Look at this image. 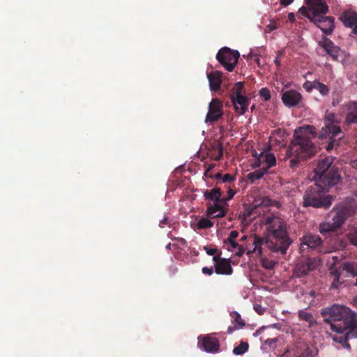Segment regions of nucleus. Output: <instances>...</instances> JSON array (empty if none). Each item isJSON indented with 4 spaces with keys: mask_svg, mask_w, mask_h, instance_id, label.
<instances>
[{
    "mask_svg": "<svg viewBox=\"0 0 357 357\" xmlns=\"http://www.w3.org/2000/svg\"><path fill=\"white\" fill-rule=\"evenodd\" d=\"M264 223L266 227V236L261 238L255 236L252 240V250H248L247 255H251L257 252L259 255L262 253V245H265L271 251L281 256H284L292 243L288 231L287 222L278 215H267L264 218Z\"/></svg>",
    "mask_w": 357,
    "mask_h": 357,
    "instance_id": "1",
    "label": "nucleus"
},
{
    "mask_svg": "<svg viewBox=\"0 0 357 357\" xmlns=\"http://www.w3.org/2000/svg\"><path fill=\"white\" fill-rule=\"evenodd\" d=\"M316 137V128L313 126H304L295 130L286 153L288 157L292 158L289 160L291 169L298 168L301 160L311 158L316 154L317 149L312 142V139Z\"/></svg>",
    "mask_w": 357,
    "mask_h": 357,
    "instance_id": "2",
    "label": "nucleus"
},
{
    "mask_svg": "<svg viewBox=\"0 0 357 357\" xmlns=\"http://www.w3.org/2000/svg\"><path fill=\"white\" fill-rule=\"evenodd\" d=\"M356 202L354 199L349 202H344L334 206L325 217L324 220L319 224V231L326 235L335 232L340 229L347 220L356 211Z\"/></svg>",
    "mask_w": 357,
    "mask_h": 357,
    "instance_id": "3",
    "label": "nucleus"
},
{
    "mask_svg": "<svg viewBox=\"0 0 357 357\" xmlns=\"http://www.w3.org/2000/svg\"><path fill=\"white\" fill-rule=\"evenodd\" d=\"M333 156H325L319 160L314 169V180L328 190L330 187L337 185L341 180L339 167L334 164Z\"/></svg>",
    "mask_w": 357,
    "mask_h": 357,
    "instance_id": "4",
    "label": "nucleus"
},
{
    "mask_svg": "<svg viewBox=\"0 0 357 357\" xmlns=\"http://www.w3.org/2000/svg\"><path fill=\"white\" fill-rule=\"evenodd\" d=\"M324 123V126L318 137L321 140L328 139L325 149L327 151L331 152L335 146H340V141L344 137V133L340 126V120L333 112H326Z\"/></svg>",
    "mask_w": 357,
    "mask_h": 357,
    "instance_id": "5",
    "label": "nucleus"
},
{
    "mask_svg": "<svg viewBox=\"0 0 357 357\" xmlns=\"http://www.w3.org/2000/svg\"><path fill=\"white\" fill-rule=\"evenodd\" d=\"M328 190L316 181L307 188L303 196L302 206L304 208L328 209L333 204V197L328 195Z\"/></svg>",
    "mask_w": 357,
    "mask_h": 357,
    "instance_id": "6",
    "label": "nucleus"
},
{
    "mask_svg": "<svg viewBox=\"0 0 357 357\" xmlns=\"http://www.w3.org/2000/svg\"><path fill=\"white\" fill-rule=\"evenodd\" d=\"M331 274L333 276L331 288L337 289L339 285L343 284V278L351 277L355 278L351 282L357 286V263L341 261L337 256H333L328 260Z\"/></svg>",
    "mask_w": 357,
    "mask_h": 357,
    "instance_id": "7",
    "label": "nucleus"
},
{
    "mask_svg": "<svg viewBox=\"0 0 357 357\" xmlns=\"http://www.w3.org/2000/svg\"><path fill=\"white\" fill-rule=\"evenodd\" d=\"M230 99L235 111L238 114H245L250 100L245 96L244 82H238L234 84L231 91Z\"/></svg>",
    "mask_w": 357,
    "mask_h": 357,
    "instance_id": "8",
    "label": "nucleus"
},
{
    "mask_svg": "<svg viewBox=\"0 0 357 357\" xmlns=\"http://www.w3.org/2000/svg\"><path fill=\"white\" fill-rule=\"evenodd\" d=\"M240 54L237 50L229 47L221 48L216 54L219 63L229 72H232L238 63Z\"/></svg>",
    "mask_w": 357,
    "mask_h": 357,
    "instance_id": "9",
    "label": "nucleus"
},
{
    "mask_svg": "<svg viewBox=\"0 0 357 357\" xmlns=\"http://www.w3.org/2000/svg\"><path fill=\"white\" fill-rule=\"evenodd\" d=\"M307 6H302L298 13L308 18L310 15L326 14L328 12V6L325 0H305Z\"/></svg>",
    "mask_w": 357,
    "mask_h": 357,
    "instance_id": "10",
    "label": "nucleus"
},
{
    "mask_svg": "<svg viewBox=\"0 0 357 357\" xmlns=\"http://www.w3.org/2000/svg\"><path fill=\"white\" fill-rule=\"evenodd\" d=\"M223 114L222 102L218 98H213L208 104V110L205 118V122L213 124L220 119Z\"/></svg>",
    "mask_w": 357,
    "mask_h": 357,
    "instance_id": "11",
    "label": "nucleus"
},
{
    "mask_svg": "<svg viewBox=\"0 0 357 357\" xmlns=\"http://www.w3.org/2000/svg\"><path fill=\"white\" fill-rule=\"evenodd\" d=\"M325 14H319L317 15L308 16V19L310 22H313L317 25V27L326 35H331L334 29V20L333 17H326Z\"/></svg>",
    "mask_w": 357,
    "mask_h": 357,
    "instance_id": "12",
    "label": "nucleus"
},
{
    "mask_svg": "<svg viewBox=\"0 0 357 357\" xmlns=\"http://www.w3.org/2000/svg\"><path fill=\"white\" fill-rule=\"evenodd\" d=\"M323 240L319 235L307 234L304 235L301 238L300 250L302 252L305 251V250H311L320 252Z\"/></svg>",
    "mask_w": 357,
    "mask_h": 357,
    "instance_id": "13",
    "label": "nucleus"
},
{
    "mask_svg": "<svg viewBox=\"0 0 357 357\" xmlns=\"http://www.w3.org/2000/svg\"><path fill=\"white\" fill-rule=\"evenodd\" d=\"M318 266V261L315 258H307L296 264L294 269V275L301 278L307 275L310 271L314 270Z\"/></svg>",
    "mask_w": 357,
    "mask_h": 357,
    "instance_id": "14",
    "label": "nucleus"
},
{
    "mask_svg": "<svg viewBox=\"0 0 357 357\" xmlns=\"http://www.w3.org/2000/svg\"><path fill=\"white\" fill-rule=\"evenodd\" d=\"M281 99L283 104L289 108L302 106L303 96L297 91L288 90L283 92Z\"/></svg>",
    "mask_w": 357,
    "mask_h": 357,
    "instance_id": "15",
    "label": "nucleus"
},
{
    "mask_svg": "<svg viewBox=\"0 0 357 357\" xmlns=\"http://www.w3.org/2000/svg\"><path fill=\"white\" fill-rule=\"evenodd\" d=\"M199 347L208 353H217L220 349L219 340L213 335L199 337Z\"/></svg>",
    "mask_w": 357,
    "mask_h": 357,
    "instance_id": "16",
    "label": "nucleus"
},
{
    "mask_svg": "<svg viewBox=\"0 0 357 357\" xmlns=\"http://www.w3.org/2000/svg\"><path fill=\"white\" fill-rule=\"evenodd\" d=\"M327 52L328 54L335 61H341L343 59V52L334 43L328 38H325L322 42L319 43Z\"/></svg>",
    "mask_w": 357,
    "mask_h": 357,
    "instance_id": "17",
    "label": "nucleus"
},
{
    "mask_svg": "<svg viewBox=\"0 0 357 357\" xmlns=\"http://www.w3.org/2000/svg\"><path fill=\"white\" fill-rule=\"evenodd\" d=\"M213 260L215 262V271L219 275H230L232 273V268L229 259L221 258L220 254L213 256Z\"/></svg>",
    "mask_w": 357,
    "mask_h": 357,
    "instance_id": "18",
    "label": "nucleus"
},
{
    "mask_svg": "<svg viewBox=\"0 0 357 357\" xmlns=\"http://www.w3.org/2000/svg\"><path fill=\"white\" fill-rule=\"evenodd\" d=\"M336 334H330L329 336L332 340L337 343L342 344V347L347 349H350V345L348 344L347 340L349 338H357V333L353 331L351 328H348L345 332H335Z\"/></svg>",
    "mask_w": 357,
    "mask_h": 357,
    "instance_id": "19",
    "label": "nucleus"
},
{
    "mask_svg": "<svg viewBox=\"0 0 357 357\" xmlns=\"http://www.w3.org/2000/svg\"><path fill=\"white\" fill-rule=\"evenodd\" d=\"M340 19L345 26L352 28V33L357 35V13L356 12L344 11Z\"/></svg>",
    "mask_w": 357,
    "mask_h": 357,
    "instance_id": "20",
    "label": "nucleus"
},
{
    "mask_svg": "<svg viewBox=\"0 0 357 357\" xmlns=\"http://www.w3.org/2000/svg\"><path fill=\"white\" fill-rule=\"evenodd\" d=\"M261 212L262 211L259 209L258 206H256V202L254 200L249 206L246 207L243 214L240 215V216L242 217V221L248 224L259 216Z\"/></svg>",
    "mask_w": 357,
    "mask_h": 357,
    "instance_id": "21",
    "label": "nucleus"
},
{
    "mask_svg": "<svg viewBox=\"0 0 357 357\" xmlns=\"http://www.w3.org/2000/svg\"><path fill=\"white\" fill-rule=\"evenodd\" d=\"M298 298L308 307L317 304L316 300L321 298V294L318 291H301Z\"/></svg>",
    "mask_w": 357,
    "mask_h": 357,
    "instance_id": "22",
    "label": "nucleus"
},
{
    "mask_svg": "<svg viewBox=\"0 0 357 357\" xmlns=\"http://www.w3.org/2000/svg\"><path fill=\"white\" fill-rule=\"evenodd\" d=\"M211 204H207L206 215L212 218H222L225 215L226 211L221 205L222 202H213Z\"/></svg>",
    "mask_w": 357,
    "mask_h": 357,
    "instance_id": "23",
    "label": "nucleus"
},
{
    "mask_svg": "<svg viewBox=\"0 0 357 357\" xmlns=\"http://www.w3.org/2000/svg\"><path fill=\"white\" fill-rule=\"evenodd\" d=\"M210 89L213 91H217L220 89L222 82V73L218 70L212 71L207 75Z\"/></svg>",
    "mask_w": 357,
    "mask_h": 357,
    "instance_id": "24",
    "label": "nucleus"
},
{
    "mask_svg": "<svg viewBox=\"0 0 357 357\" xmlns=\"http://www.w3.org/2000/svg\"><path fill=\"white\" fill-rule=\"evenodd\" d=\"M222 192L219 188H214L210 190H206L204 192V197L205 200L212 202H225V198H221Z\"/></svg>",
    "mask_w": 357,
    "mask_h": 357,
    "instance_id": "25",
    "label": "nucleus"
},
{
    "mask_svg": "<svg viewBox=\"0 0 357 357\" xmlns=\"http://www.w3.org/2000/svg\"><path fill=\"white\" fill-rule=\"evenodd\" d=\"M348 113L346 121L349 123H357V102H350L347 105Z\"/></svg>",
    "mask_w": 357,
    "mask_h": 357,
    "instance_id": "26",
    "label": "nucleus"
},
{
    "mask_svg": "<svg viewBox=\"0 0 357 357\" xmlns=\"http://www.w3.org/2000/svg\"><path fill=\"white\" fill-rule=\"evenodd\" d=\"M255 201L256 206H258L260 210H261L262 207H269L272 206H275L279 208L280 205L278 202L272 200L268 197L255 198Z\"/></svg>",
    "mask_w": 357,
    "mask_h": 357,
    "instance_id": "27",
    "label": "nucleus"
},
{
    "mask_svg": "<svg viewBox=\"0 0 357 357\" xmlns=\"http://www.w3.org/2000/svg\"><path fill=\"white\" fill-rule=\"evenodd\" d=\"M261 160L263 163L262 168L265 169L266 172L271 167L276 165L275 157L274 154L271 153H266L264 156H261Z\"/></svg>",
    "mask_w": 357,
    "mask_h": 357,
    "instance_id": "28",
    "label": "nucleus"
},
{
    "mask_svg": "<svg viewBox=\"0 0 357 357\" xmlns=\"http://www.w3.org/2000/svg\"><path fill=\"white\" fill-rule=\"evenodd\" d=\"M230 316L234 319V321L235 322V326L234 328H232L231 327H229L227 329L228 333H231L234 329H239L243 328L245 326V321L241 318V314L237 312L236 311H233L230 313Z\"/></svg>",
    "mask_w": 357,
    "mask_h": 357,
    "instance_id": "29",
    "label": "nucleus"
},
{
    "mask_svg": "<svg viewBox=\"0 0 357 357\" xmlns=\"http://www.w3.org/2000/svg\"><path fill=\"white\" fill-rule=\"evenodd\" d=\"M227 244L228 245L227 250L234 252L236 256L241 257L244 254L245 249L236 241L227 242Z\"/></svg>",
    "mask_w": 357,
    "mask_h": 357,
    "instance_id": "30",
    "label": "nucleus"
},
{
    "mask_svg": "<svg viewBox=\"0 0 357 357\" xmlns=\"http://www.w3.org/2000/svg\"><path fill=\"white\" fill-rule=\"evenodd\" d=\"M265 169H263L262 167L257 169L252 172L249 173L247 175L248 179L250 181V183H253L256 181L259 180L263 177V176L266 174Z\"/></svg>",
    "mask_w": 357,
    "mask_h": 357,
    "instance_id": "31",
    "label": "nucleus"
},
{
    "mask_svg": "<svg viewBox=\"0 0 357 357\" xmlns=\"http://www.w3.org/2000/svg\"><path fill=\"white\" fill-rule=\"evenodd\" d=\"M298 317L301 320L307 322L310 326H312L315 323L312 313L308 312L305 310H300L298 312Z\"/></svg>",
    "mask_w": 357,
    "mask_h": 357,
    "instance_id": "32",
    "label": "nucleus"
},
{
    "mask_svg": "<svg viewBox=\"0 0 357 357\" xmlns=\"http://www.w3.org/2000/svg\"><path fill=\"white\" fill-rule=\"evenodd\" d=\"M249 344L248 342L241 341L238 346L235 347L232 351L233 354L236 356H240L248 351Z\"/></svg>",
    "mask_w": 357,
    "mask_h": 357,
    "instance_id": "33",
    "label": "nucleus"
},
{
    "mask_svg": "<svg viewBox=\"0 0 357 357\" xmlns=\"http://www.w3.org/2000/svg\"><path fill=\"white\" fill-rule=\"evenodd\" d=\"M213 226V222L207 218H202L197 223L199 229H208Z\"/></svg>",
    "mask_w": 357,
    "mask_h": 357,
    "instance_id": "34",
    "label": "nucleus"
},
{
    "mask_svg": "<svg viewBox=\"0 0 357 357\" xmlns=\"http://www.w3.org/2000/svg\"><path fill=\"white\" fill-rule=\"evenodd\" d=\"M278 261L275 259H271L268 258H263L261 259V265L262 266L268 270H272L274 268L275 265L278 264Z\"/></svg>",
    "mask_w": 357,
    "mask_h": 357,
    "instance_id": "35",
    "label": "nucleus"
},
{
    "mask_svg": "<svg viewBox=\"0 0 357 357\" xmlns=\"http://www.w3.org/2000/svg\"><path fill=\"white\" fill-rule=\"evenodd\" d=\"M314 89H317L323 96H326L329 93V88L324 84L315 80Z\"/></svg>",
    "mask_w": 357,
    "mask_h": 357,
    "instance_id": "36",
    "label": "nucleus"
},
{
    "mask_svg": "<svg viewBox=\"0 0 357 357\" xmlns=\"http://www.w3.org/2000/svg\"><path fill=\"white\" fill-rule=\"evenodd\" d=\"M348 238L352 245L357 246V225L354 226L353 229L348 234Z\"/></svg>",
    "mask_w": 357,
    "mask_h": 357,
    "instance_id": "37",
    "label": "nucleus"
},
{
    "mask_svg": "<svg viewBox=\"0 0 357 357\" xmlns=\"http://www.w3.org/2000/svg\"><path fill=\"white\" fill-rule=\"evenodd\" d=\"M297 357H314L313 351L307 346L305 345L302 352Z\"/></svg>",
    "mask_w": 357,
    "mask_h": 357,
    "instance_id": "38",
    "label": "nucleus"
},
{
    "mask_svg": "<svg viewBox=\"0 0 357 357\" xmlns=\"http://www.w3.org/2000/svg\"><path fill=\"white\" fill-rule=\"evenodd\" d=\"M259 96L264 98L265 101H268L271 99V91L268 88H262L259 91Z\"/></svg>",
    "mask_w": 357,
    "mask_h": 357,
    "instance_id": "39",
    "label": "nucleus"
},
{
    "mask_svg": "<svg viewBox=\"0 0 357 357\" xmlns=\"http://www.w3.org/2000/svg\"><path fill=\"white\" fill-rule=\"evenodd\" d=\"M238 236V231L236 230H232L227 239L225 240V243H227V242L236 241V238Z\"/></svg>",
    "mask_w": 357,
    "mask_h": 357,
    "instance_id": "40",
    "label": "nucleus"
},
{
    "mask_svg": "<svg viewBox=\"0 0 357 357\" xmlns=\"http://www.w3.org/2000/svg\"><path fill=\"white\" fill-rule=\"evenodd\" d=\"M315 85V80L313 82L306 81L303 84V88L306 90L307 92H310L313 89H314V86Z\"/></svg>",
    "mask_w": 357,
    "mask_h": 357,
    "instance_id": "41",
    "label": "nucleus"
},
{
    "mask_svg": "<svg viewBox=\"0 0 357 357\" xmlns=\"http://www.w3.org/2000/svg\"><path fill=\"white\" fill-rule=\"evenodd\" d=\"M235 181V178L229 174H225L222 176L221 183H231Z\"/></svg>",
    "mask_w": 357,
    "mask_h": 357,
    "instance_id": "42",
    "label": "nucleus"
},
{
    "mask_svg": "<svg viewBox=\"0 0 357 357\" xmlns=\"http://www.w3.org/2000/svg\"><path fill=\"white\" fill-rule=\"evenodd\" d=\"M284 54V50H278L277 52V55H276V58L274 60V63L276 65V66L279 68L280 66H281V63H280V56Z\"/></svg>",
    "mask_w": 357,
    "mask_h": 357,
    "instance_id": "43",
    "label": "nucleus"
},
{
    "mask_svg": "<svg viewBox=\"0 0 357 357\" xmlns=\"http://www.w3.org/2000/svg\"><path fill=\"white\" fill-rule=\"evenodd\" d=\"M278 28V26L275 22H271L268 25L266 26L265 31L266 33H271L273 30H275Z\"/></svg>",
    "mask_w": 357,
    "mask_h": 357,
    "instance_id": "44",
    "label": "nucleus"
},
{
    "mask_svg": "<svg viewBox=\"0 0 357 357\" xmlns=\"http://www.w3.org/2000/svg\"><path fill=\"white\" fill-rule=\"evenodd\" d=\"M204 250L206 251L207 255L214 256H215V253L218 251L217 248H211L207 246H204Z\"/></svg>",
    "mask_w": 357,
    "mask_h": 357,
    "instance_id": "45",
    "label": "nucleus"
},
{
    "mask_svg": "<svg viewBox=\"0 0 357 357\" xmlns=\"http://www.w3.org/2000/svg\"><path fill=\"white\" fill-rule=\"evenodd\" d=\"M278 341L277 338H268L264 342V345H268V347H272L274 344H275Z\"/></svg>",
    "mask_w": 357,
    "mask_h": 357,
    "instance_id": "46",
    "label": "nucleus"
},
{
    "mask_svg": "<svg viewBox=\"0 0 357 357\" xmlns=\"http://www.w3.org/2000/svg\"><path fill=\"white\" fill-rule=\"evenodd\" d=\"M202 271L204 274L208 275H211L214 272L213 267L208 268L206 266L203 267L202 269Z\"/></svg>",
    "mask_w": 357,
    "mask_h": 357,
    "instance_id": "47",
    "label": "nucleus"
},
{
    "mask_svg": "<svg viewBox=\"0 0 357 357\" xmlns=\"http://www.w3.org/2000/svg\"><path fill=\"white\" fill-rule=\"evenodd\" d=\"M254 309L260 315L263 314L265 310V308L262 307L261 305L259 304H255Z\"/></svg>",
    "mask_w": 357,
    "mask_h": 357,
    "instance_id": "48",
    "label": "nucleus"
},
{
    "mask_svg": "<svg viewBox=\"0 0 357 357\" xmlns=\"http://www.w3.org/2000/svg\"><path fill=\"white\" fill-rule=\"evenodd\" d=\"M218 155L215 157V160H220L223 156V148L221 144H218Z\"/></svg>",
    "mask_w": 357,
    "mask_h": 357,
    "instance_id": "49",
    "label": "nucleus"
},
{
    "mask_svg": "<svg viewBox=\"0 0 357 357\" xmlns=\"http://www.w3.org/2000/svg\"><path fill=\"white\" fill-rule=\"evenodd\" d=\"M228 197L227 199L229 200L233 198L234 195L236 194V191L233 189L229 188L227 191Z\"/></svg>",
    "mask_w": 357,
    "mask_h": 357,
    "instance_id": "50",
    "label": "nucleus"
},
{
    "mask_svg": "<svg viewBox=\"0 0 357 357\" xmlns=\"http://www.w3.org/2000/svg\"><path fill=\"white\" fill-rule=\"evenodd\" d=\"M294 0H280V3L283 6H287L293 3Z\"/></svg>",
    "mask_w": 357,
    "mask_h": 357,
    "instance_id": "51",
    "label": "nucleus"
},
{
    "mask_svg": "<svg viewBox=\"0 0 357 357\" xmlns=\"http://www.w3.org/2000/svg\"><path fill=\"white\" fill-rule=\"evenodd\" d=\"M167 224V218L165 217L162 220H160L159 226L161 228L165 227V226Z\"/></svg>",
    "mask_w": 357,
    "mask_h": 357,
    "instance_id": "52",
    "label": "nucleus"
},
{
    "mask_svg": "<svg viewBox=\"0 0 357 357\" xmlns=\"http://www.w3.org/2000/svg\"><path fill=\"white\" fill-rule=\"evenodd\" d=\"M288 20L291 22H295V15L293 13H289L288 14Z\"/></svg>",
    "mask_w": 357,
    "mask_h": 357,
    "instance_id": "53",
    "label": "nucleus"
},
{
    "mask_svg": "<svg viewBox=\"0 0 357 357\" xmlns=\"http://www.w3.org/2000/svg\"><path fill=\"white\" fill-rule=\"evenodd\" d=\"M353 305L357 309V296L353 299Z\"/></svg>",
    "mask_w": 357,
    "mask_h": 357,
    "instance_id": "54",
    "label": "nucleus"
},
{
    "mask_svg": "<svg viewBox=\"0 0 357 357\" xmlns=\"http://www.w3.org/2000/svg\"><path fill=\"white\" fill-rule=\"evenodd\" d=\"M222 176L220 173H218L215 176V179H222Z\"/></svg>",
    "mask_w": 357,
    "mask_h": 357,
    "instance_id": "55",
    "label": "nucleus"
},
{
    "mask_svg": "<svg viewBox=\"0 0 357 357\" xmlns=\"http://www.w3.org/2000/svg\"><path fill=\"white\" fill-rule=\"evenodd\" d=\"M246 238H247V237H246V236H243V237L241 238V240L243 241V240L246 239Z\"/></svg>",
    "mask_w": 357,
    "mask_h": 357,
    "instance_id": "56",
    "label": "nucleus"
},
{
    "mask_svg": "<svg viewBox=\"0 0 357 357\" xmlns=\"http://www.w3.org/2000/svg\"><path fill=\"white\" fill-rule=\"evenodd\" d=\"M170 245H171V244H170V243H169V244L167 245V247H166V248H167V249H169V248H170Z\"/></svg>",
    "mask_w": 357,
    "mask_h": 357,
    "instance_id": "57",
    "label": "nucleus"
},
{
    "mask_svg": "<svg viewBox=\"0 0 357 357\" xmlns=\"http://www.w3.org/2000/svg\"><path fill=\"white\" fill-rule=\"evenodd\" d=\"M255 109V105H252V107H251V109L253 110Z\"/></svg>",
    "mask_w": 357,
    "mask_h": 357,
    "instance_id": "58",
    "label": "nucleus"
}]
</instances>
